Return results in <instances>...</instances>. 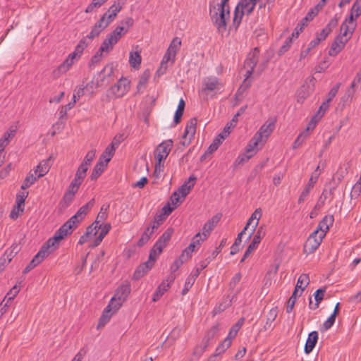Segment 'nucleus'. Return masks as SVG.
Returning a JSON list of instances; mask_svg holds the SVG:
<instances>
[{"mask_svg": "<svg viewBox=\"0 0 361 361\" xmlns=\"http://www.w3.org/2000/svg\"><path fill=\"white\" fill-rule=\"evenodd\" d=\"M324 237L320 233L314 231L310 235L304 246L305 251L307 253L314 252L319 247Z\"/></svg>", "mask_w": 361, "mask_h": 361, "instance_id": "obj_11", "label": "nucleus"}, {"mask_svg": "<svg viewBox=\"0 0 361 361\" xmlns=\"http://www.w3.org/2000/svg\"><path fill=\"white\" fill-rule=\"evenodd\" d=\"M221 219V214H216L211 219L208 220L202 228V233H201L203 238H200L202 240H204L209 235L212 231L216 226L218 222Z\"/></svg>", "mask_w": 361, "mask_h": 361, "instance_id": "obj_21", "label": "nucleus"}, {"mask_svg": "<svg viewBox=\"0 0 361 361\" xmlns=\"http://www.w3.org/2000/svg\"><path fill=\"white\" fill-rule=\"evenodd\" d=\"M82 220V218L76 213L60 228L67 234L72 233L73 231L77 228L78 224Z\"/></svg>", "mask_w": 361, "mask_h": 361, "instance_id": "obj_22", "label": "nucleus"}, {"mask_svg": "<svg viewBox=\"0 0 361 361\" xmlns=\"http://www.w3.org/2000/svg\"><path fill=\"white\" fill-rule=\"evenodd\" d=\"M196 180L197 177L195 175H191L188 180L178 188L176 192L183 198H185V197L189 194L190 190L193 188Z\"/></svg>", "mask_w": 361, "mask_h": 361, "instance_id": "obj_26", "label": "nucleus"}, {"mask_svg": "<svg viewBox=\"0 0 361 361\" xmlns=\"http://www.w3.org/2000/svg\"><path fill=\"white\" fill-rule=\"evenodd\" d=\"M326 292V288H319L316 290L314 294V300L316 302L313 304L312 301L310 300L309 303V307L312 310H316L319 307V303L323 300L324 294Z\"/></svg>", "mask_w": 361, "mask_h": 361, "instance_id": "obj_31", "label": "nucleus"}, {"mask_svg": "<svg viewBox=\"0 0 361 361\" xmlns=\"http://www.w3.org/2000/svg\"><path fill=\"white\" fill-rule=\"evenodd\" d=\"M244 15V11L240 10L239 8V6H236L235 11H234V15H233V24L235 27V28H238L240 25L243 16Z\"/></svg>", "mask_w": 361, "mask_h": 361, "instance_id": "obj_45", "label": "nucleus"}, {"mask_svg": "<svg viewBox=\"0 0 361 361\" xmlns=\"http://www.w3.org/2000/svg\"><path fill=\"white\" fill-rule=\"evenodd\" d=\"M115 152L114 142H112L104 150L99 160H102L107 165Z\"/></svg>", "mask_w": 361, "mask_h": 361, "instance_id": "obj_33", "label": "nucleus"}, {"mask_svg": "<svg viewBox=\"0 0 361 361\" xmlns=\"http://www.w3.org/2000/svg\"><path fill=\"white\" fill-rule=\"evenodd\" d=\"M164 161L157 160L154 167V176L157 178H159L161 173L164 171Z\"/></svg>", "mask_w": 361, "mask_h": 361, "instance_id": "obj_60", "label": "nucleus"}, {"mask_svg": "<svg viewBox=\"0 0 361 361\" xmlns=\"http://www.w3.org/2000/svg\"><path fill=\"white\" fill-rule=\"evenodd\" d=\"M339 87H340V83H338L330 90V91L327 95L326 101H328L329 102H331L332 101V99L334 98V97L338 93Z\"/></svg>", "mask_w": 361, "mask_h": 361, "instance_id": "obj_64", "label": "nucleus"}, {"mask_svg": "<svg viewBox=\"0 0 361 361\" xmlns=\"http://www.w3.org/2000/svg\"><path fill=\"white\" fill-rule=\"evenodd\" d=\"M185 198H183L180 194H178L176 191L173 192L170 197V201L171 204L174 206V207H177L180 203L184 201Z\"/></svg>", "mask_w": 361, "mask_h": 361, "instance_id": "obj_52", "label": "nucleus"}, {"mask_svg": "<svg viewBox=\"0 0 361 361\" xmlns=\"http://www.w3.org/2000/svg\"><path fill=\"white\" fill-rule=\"evenodd\" d=\"M51 157L44 159L36 166L34 171L38 178L44 176L49 172L51 166Z\"/></svg>", "mask_w": 361, "mask_h": 361, "instance_id": "obj_27", "label": "nucleus"}, {"mask_svg": "<svg viewBox=\"0 0 361 361\" xmlns=\"http://www.w3.org/2000/svg\"><path fill=\"white\" fill-rule=\"evenodd\" d=\"M45 257H47L44 251L39 250L27 265L32 269L39 264H40Z\"/></svg>", "mask_w": 361, "mask_h": 361, "instance_id": "obj_41", "label": "nucleus"}, {"mask_svg": "<svg viewBox=\"0 0 361 361\" xmlns=\"http://www.w3.org/2000/svg\"><path fill=\"white\" fill-rule=\"evenodd\" d=\"M130 89V81L126 78H121L107 91L109 98H118L125 95Z\"/></svg>", "mask_w": 361, "mask_h": 361, "instance_id": "obj_4", "label": "nucleus"}, {"mask_svg": "<svg viewBox=\"0 0 361 361\" xmlns=\"http://www.w3.org/2000/svg\"><path fill=\"white\" fill-rule=\"evenodd\" d=\"M20 291V288L17 285H15L7 293L6 296L5 297L4 300H7V303L12 301L15 297L18 295V293Z\"/></svg>", "mask_w": 361, "mask_h": 361, "instance_id": "obj_55", "label": "nucleus"}, {"mask_svg": "<svg viewBox=\"0 0 361 361\" xmlns=\"http://www.w3.org/2000/svg\"><path fill=\"white\" fill-rule=\"evenodd\" d=\"M208 345L209 344H207V342H203L202 345H197L194 348L193 355L197 357H200L207 348Z\"/></svg>", "mask_w": 361, "mask_h": 361, "instance_id": "obj_57", "label": "nucleus"}, {"mask_svg": "<svg viewBox=\"0 0 361 361\" xmlns=\"http://www.w3.org/2000/svg\"><path fill=\"white\" fill-rule=\"evenodd\" d=\"M114 314L111 310L105 307L99 320L97 328L104 326L109 322Z\"/></svg>", "mask_w": 361, "mask_h": 361, "instance_id": "obj_35", "label": "nucleus"}, {"mask_svg": "<svg viewBox=\"0 0 361 361\" xmlns=\"http://www.w3.org/2000/svg\"><path fill=\"white\" fill-rule=\"evenodd\" d=\"M336 317L334 315H330V317L324 322L322 331H327L329 330L335 323Z\"/></svg>", "mask_w": 361, "mask_h": 361, "instance_id": "obj_58", "label": "nucleus"}, {"mask_svg": "<svg viewBox=\"0 0 361 361\" xmlns=\"http://www.w3.org/2000/svg\"><path fill=\"white\" fill-rule=\"evenodd\" d=\"M106 166L107 165L104 164L103 161L99 160V161L96 164L92 171V173L90 175V179L92 180H97L103 173Z\"/></svg>", "mask_w": 361, "mask_h": 361, "instance_id": "obj_32", "label": "nucleus"}, {"mask_svg": "<svg viewBox=\"0 0 361 361\" xmlns=\"http://www.w3.org/2000/svg\"><path fill=\"white\" fill-rule=\"evenodd\" d=\"M244 321H245V319L243 317H242L237 322V323L235 325H233L231 327V329H230V331L228 334V336H227L228 338L232 340L233 338H234L236 336L238 331L240 330L241 326L243 325Z\"/></svg>", "mask_w": 361, "mask_h": 361, "instance_id": "obj_42", "label": "nucleus"}, {"mask_svg": "<svg viewBox=\"0 0 361 361\" xmlns=\"http://www.w3.org/2000/svg\"><path fill=\"white\" fill-rule=\"evenodd\" d=\"M158 228L159 223L157 221L151 222L149 225L145 228L140 238L137 241V245L139 247H142L144 245H145L149 240L155 230H157Z\"/></svg>", "mask_w": 361, "mask_h": 361, "instance_id": "obj_19", "label": "nucleus"}, {"mask_svg": "<svg viewBox=\"0 0 361 361\" xmlns=\"http://www.w3.org/2000/svg\"><path fill=\"white\" fill-rule=\"evenodd\" d=\"M126 33V29L118 25L107 37H109L113 43L116 44Z\"/></svg>", "mask_w": 361, "mask_h": 361, "instance_id": "obj_34", "label": "nucleus"}, {"mask_svg": "<svg viewBox=\"0 0 361 361\" xmlns=\"http://www.w3.org/2000/svg\"><path fill=\"white\" fill-rule=\"evenodd\" d=\"M110 228H111V225L109 224H104V225L98 224L97 230H98V231H99V235L101 236V238H104V236L109 231Z\"/></svg>", "mask_w": 361, "mask_h": 361, "instance_id": "obj_62", "label": "nucleus"}, {"mask_svg": "<svg viewBox=\"0 0 361 361\" xmlns=\"http://www.w3.org/2000/svg\"><path fill=\"white\" fill-rule=\"evenodd\" d=\"M318 341V333L316 331H312L309 334L306 343L305 345V353L306 354L310 353L314 348Z\"/></svg>", "mask_w": 361, "mask_h": 361, "instance_id": "obj_29", "label": "nucleus"}, {"mask_svg": "<svg viewBox=\"0 0 361 361\" xmlns=\"http://www.w3.org/2000/svg\"><path fill=\"white\" fill-rule=\"evenodd\" d=\"M99 221H95L90 226L87 228L86 232L85 235H87L90 239L96 235L98 233L97 227H98Z\"/></svg>", "mask_w": 361, "mask_h": 361, "instance_id": "obj_51", "label": "nucleus"}, {"mask_svg": "<svg viewBox=\"0 0 361 361\" xmlns=\"http://www.w3.org/2000/svg\"><path fill=\"white\" fill-rule=\"evenodd\" d=\"M319 166H318L316 170L312 174L308 183L305 185V188L302 191L299 198L298 202L301 203L305 201V198L308 196L310 192V190L313 188L314 184L317 183L319 173H317V170Z\"/></svg>", "mask_w": 361, "mask_h": 361, "instance_id": "obj_18", "label": "nucleus"}, {"mask_svg": "<svg viewBox=\"0 0 361 361\" xmlns=\"http://www.w3.org/2000/svg\"><path fill=\"white\" fill-rule=\"evenodd\" d=\"M209 11L213 24L219 32H224L227 27V21L230 19L228 4L220 2L216 6L209 4Z\"/></svg>", "mask_w": 361, "mask_h": 361, "instance_id": "obj_2", "label": "nucleus"}, {"mask_svg": "<svg viewBox=\"0 0 361 361\" xmlns=\"http://www.w3.org/2000/svg\"><path fill=\"white\" fill-rule=\"evenodd\" d=\"M83 181L75 177L70 183L68 190L63 195V201L66 204H70L74 198L75 194L78 192L80 185Z\"/></svg>", "mask_w": 361, "mask_h": 361, "instance_id": "obj_16", "label": "nucleus"}, {"mask_svg": "<svg viewBox=\"0 0 361 361\" xmlns=\"http://www.w3.org/2000/svg\"><path fill=\"white\" fill-rule=\"evenodd\" d=\"M77 61L72 55L69 54L67 59L56 69L53 71V75L54 78H59L62 74L66 73L71 67L73 65L75 61Z\"/></svg>", "mask_w": 361, "mask_h": 361, "instance_id": "obj_20", "label": "nucleus"}, {"mask_svg": "<svg viewBox=\"0 0 361 361\" xmlns=\"http://www.w3.org/2000/svg\"><path fill=\"white\" fill-rule=\"evenodd\" d=\"M114 45H115V44L113 43L111 39L107 37L102 42L99 50L101 53H103V52L109 53L111 50L113 49V47Z\"/></svg>", "mask_w": 361, "mask_h": 361, "instance_id": "obj_49", "label": "nucleus"}, {"mask_svg": "<svg viewBox=\"0 0 361 361\" xmlns=\"http://www.w3.org/2000/svg\"><path fill=\"white\" fill-rule=\"evenodd\" d=\"M262 216V209L257 208L255 210V212L252 214L251 216L249 218L245 227L247 228L252 226L251 233L248 235V239L251 238L252 234L255 231L256 228L259 224V221Z\"/></svg>", "mask_w": 361, "mask_h": 361, "instance_id": "obj_23", "label": "nucleus"}, {"mask_svg": "<svg viewBox=\"0 0 361 361\" xmlns=\"http://www.w3.org/2000/svg\"><path fill=\"white\" fill-rule=\"evenodd\" d=\"M123 0H116L112 4L108 11L101 17L98 22H97L91 30L90 33L87 37L92 40L109 26V25L114 21L118 13L120 12L123 7Z\"/></svg>", "mask_w": 361, "mask_h": 361, "instance_id": "obj_1", "label": "nucleus"}, {"mask_svg": "<svg viewBox=\"0 0 361 361\" xmlns=\"http://www.w3.org/2000/svg\"><path fill=\"white\" fill-rule=\"evenodd\" d=\"M266 231H265V226H260L258 227L257 231H255L253 237V240H256L259 243H260L262 239L264 238L265 236Z\"/></svg>", "mask_w": 361, "mask_h": 361, "instance_id": "obj_53", "label": "nucleus"}, {"mask_svg": "<svg viewBox=\"0 0 361 361\" xmlns=\"http://www.w3.org/2000/svg\"><path fill=\"white\" fill-rule=\"evenodd\" d=\"M85 41H86L85 39H81L79 42V43L78 44V45L75 47L74 51L73 53L70 54L71 55H72L77 60L79 59V58L80 57V56H81L82 53L83 52L85 48L87 45Z\"/></svg>", "mask_w": 361, "mask_h": 361, "instance_id": "obj_40", "label": "nucleus"}, {"mask_svg": "<svg viewBox=\"0 0 361 361\" xmlns=\"http://www.w3.org/2000/svg\"><path fill=\"white\" fill-rule=\"evenodd\" d=\"M276 120L274 118H270L267 120L259 128V131L255 133V140L259 139L264 142L271 135L275 128Z\"/></svg>", "mask_w": 361, "mask_h": 361, "instance_id": "obj_12", "label": "nucleus"}, {"mask_svg": "<svg viewBox=\"0 0 361 361\" xmlns=\"http://www.w3.org/2000/svg\"><path fill=\"white\" fill-rule=\"evenodd\" d=\"M259 50L258 48L256 47L248 54L247 57L245 61L244 66L245 68H247V71H246V73H245V79L243 83L246 86V87H248L250 85V83L246 82V80L252 75V73L259 61Z\"/></svg>", "mask_w": 361, "mask_h": 361, "instance_id": "obj_5", "label": "nucleus"}, {"mask_svg": "<svg viewBox=\"0 0 361 361\" xmlns=\"http://www.w3.org/2000/svg\"><path fill=\"white\" fill-rule=\"evenodd\" d=\"M142 58L138 51H131L129 55V63L133 68H139Z\"/></svg>", "mask_w": 361, "mask_h": 361, "instance_id": "obj_37", "label": "nucleus"}, {"mask_svg": "<svg viewBox=\"0 0 361 361\" xmlns=\"http://www.w3.org/2000/svg\"><path fill=\"white\" fill-rule=\"evenodd\" d=\"M123 302V301L118 300L117 298L114 295L106 307L111 310V312L115 314L120 309Z\"/></svg>", "mask_w": 361, "mask_h": 361, "instance_id": "obj_43", "label": "nucleus"}, {"mask_svg": "<svg viewBox=\"0 0 361 361\" xmlns=\"http://www.w3.org/2000/svg\"><path fill=\"white\" fill-rule=\"evenodd\" d=\"M195 282V277H188L186 279L184 288L182 290V294L185 295L190 288L192 286L193 283Z\"/></svg>", "mask_w": 361, "mask_h": 361, "instance_id": "obj_63", "label": "nucleus"}, {"mask_svg": "<svg viewBox=\"0 0 361 361\" xmlns=\"http://www.w3.org/2000/svg\"><path fill=\"white\" fill-rule=\"evenodd\" d=\"M173 146L172 140H167L159 144L155 150V158L157 160L164 161Z\"/></svg>", "mask_w": 361, "mask_h": 361, "instance_id": "obj_13", "label": "nucleus"}, {"mask_svg": "<svg viewBox=\"0 0 361 361\" xmlns=\"http://www.w3.org/2000/svg\"><path fill=\"white\" fill-rule=\"evenodd\" d=\"M346 43V42L336 37L331 44L329 54L331 56H336L344 49Z\"/></svg>", "mask_w": 361, "mask_h": 361, "instance_id": "obj_28", "label": "nucleus"}, {"mask_svg": "<svg viewBox=\"0 0 361 361\" xmlns=\"http://www.w3.org/2000/svg\"><path fill=\"white\" fill-rule=\"evenodd\" d=\"M181 45V40L178 37H175L171 42L166 54H164L161 62L163 64H167L169 61H171V63H173L176 59V55L178 49Z\"/></svg>", "mask_w": 361, "mask_h": 361, "instance_id": "obj_10", "label": "nucleus"}, {"mask_svg": "<svg viewBox=\"0 0 361 361\" xmlns=\"http://www.w3.org/2000/svg\"><path fill=\"white\" fill-rule=\"evenodd\" d=\"M278 314V310L276 307L271 308L267 314V319L265 325L264 326V330L273 329L271 327L272 322L276 319Z\"/></svg>", "mask_w": 361, "mask_h": 361, "instance_id": "obj_36", "label": "nucleus"}, {"mask_svg": "<svg viewBox=\"0 0 361 361\" xmlns=\"http://www.w3.org/2000/svg\"><path fill=\"white\" fill-rule=\"evenodd\" d=\"M309 283L310 278L308 274H302L299 276L295 287L299 288L301 290V293H302Z\"/></svg>", "mask_w": 361, "mask_h": 361, "instance_id": "obj_39", "label": "nucleus"}, {"mask_svg": "<svg viewBox=\"0 0 361 361\" xmlns=\"http://www.w3.org/2000/svg\"><path fill=\"white\" fill-rule=\"evenodd\" d=\"M219 331V324L214 325L211 327V329L208 331L207 334L205 335L204 338H203L202 342H207V344H209V342L211 339L214 338L216 335L218 334Z\"/></svg>", "mask_w": 361, "mask_h": 361, "instance_id": "obj_47", "label": "nucleus"}, {"mask_svg": "<svg viewBox=\"0 0 361 361\" xmlns=\"http://www.w3.org/2000/svg\"><path fill=\"white\" fill-rule=\"evenodd\" d=\"M157 259V257L154 256L152 258H150V255H149V259L140 264L135 271L133 274V279L135 281L139 280L141 279L145 274H146L154 266V262Z\"/></svg>", "mask_w": 361, "mask_h": 361, "instance_id": "obj_15", "label": "nucleus"}, {"mask_svg": "<svg viewBox=\"0 0 361 361\" xmlns=\"http://www.w3.org/2000/svg\"><path fill=\"white\" fill-rule=\"evenodd\" d=\"M231 340L230 338H228V337H226L224 340V341L217 346L214 353L217 356L224 353L226 350V349H228L231 346Z\"/></svg>", "mask_w": 361, "mask_h": 361, "instance_id": "obj_44", "label": "nucleus"}, {"mask_svg": "<svg viewBox=\"0 0 361 361\" xmlns=\"http://www.w3.org/2000/svg\"><path fill=\"white\" fill-rule=\"evenodd\" d=\"M173 232L174 230L173 228H168L164 231L151 249L150 258L152 259L154 256L157 258V257L162 252L164 248L167 245Z\"/></svg>", "mask_w": 361, "mask_h": 361, "instance_id": "obj_3", "label": "nucleus"}, {"mask_svg": "<svg viewBox=\"0 0 361 361\" xmlns=\"http://www.w3.org/2000/svg\"><path fill=\"white\" fill-rule=\"evenodd\" d=\"M149 77V73L145 72L143 75L140 78V80L137 83V90L140 91L141 89L145 88V85L147 82L148 78Z\"/></svg>", "mask_w": 361, "mask_h": 361, "instance_id": "obj_59", "label": "nucleus"}, {"mask_svg": "<svg viewBox=\"0 0 361 361\" xmlns=\"http://www.w3.org/2000/svg\"><path fill=\"white\" fill-rule=\"evenodd\" d=\"M175 276L170 275L166 279L164 280L155 290L152 300L157 302L169 290L171 284L174 281Z\"/></svg>", "mask_w": 361, "mask_h": 361, "instance_id": "obj_17", "label": "nucleus"}, {"mask_svg": "<svg viewBox=\"0 0 361 361\" xmlns=\"http://www.w3.org/2000/svg\"><path fill=\"white\" fill-rule=\"evenodd\" d=\"M94 199H92L87 204L81 207L76 213L78 214V216H80V217H82L83 219L84 217L90 211V209L94 206Z\"/></svg>", "mask_w": 361, "mask_h": 361, "instance_id": "obj_48", "label": "nucleus"}, {"mask_svg": "<svg viewBox=\"0 0 361 361\" xmlns=\"http://www.w3.org/2000/svg\"><path fill=\"white\" fill-rule=\"evenodd\" d=\"M308 134L307 132H302L296 138L293 143V148H297L302 144L304 140L307 137Z\"/></svg>", "mask_w": 361, "mask_h": 361, "instance_id": "obj_61", "label": "nucleus"}, {"mask_svg": "<svg viewBox=\"0 0 361 361\" xmlns=\"http://www.w3.org/2000/svg\"><path fill=\"white\" fill-rule=\"evenodd\" d=\"M130 284L128 282H125L118 287L114 296L116 297L118 300L125 302L130 293Z\"/></svg>", "mask_w": 361, "mask_h": 361, "instance_id": "obj_25", "label": "nucleus"}, {"mask_svg": "<svg viewBox=\"0 0 361 361\" xmlns=\"http://www.w3.org/2000/svg\"><path fill=\"white\" fill-rule=\"evenodd\" d=\"M197 120L195 118H190L187 123L182 140L180 144L183 147L188 146L193 139L196 133Z\"/></svg>", "mask_w": 361, "mask_h": 361, "instance_id": "obj_9", "label": "nucleus"}, {"mask_svg": "<svg viewBox=\"0 0 361 361\" xmlns=\"http://www.w3.org/2000/svg\"><path fill=\"white\" fill-rule=\"evenodd\" d=\"M334 221V219L332 215H326L319 223V225L315 231L318 233H320L322 235H323V236H325L330 226L333 225Z\"/></svg>", "mask_w": 361, "mask_h": 361, "instance_id": "obj_24", "label": "nucleus"}, {"mask_svg": "<svg viewBox=\"0 0 361 361\" xmlns=\"http://www.w3.org/2000/svg\"><path fill=\"white\" fill-rule=\"evenodd\" d=\"M361 15V5L355 1L352 6L351 13L349 18H348L349 23H353L354 16L355 18H358Z\"/></svg>", "mask_w": 361, "mask_h": 361, "instance_id": "obj_46", "label": "nucleus"}, {"mask_svg": "<svg viewBox=\"0 0 361 361\" xmlns=\"http://www.w3.org/2000/svg\"><path fill=\"white\" fill-rule=\"evenodd\" d=\"M258 0H242L238 4L240 10L250 15L255 9Z\"/></svg>", "mask_w": 361, "mask_h": 361, "instance_id": "obj_30", "label": "nucleus"}, {"mask_svg": "<svg viewBox=\"0 0 361 361\" xmlns=\"http://www.w3.org/2000/svg\"><path fill=\"white\" fill-rule=\"evenodd\" d=\"M262 142L259 139L255 140V135H254L246 147V153L247 154H254L253 152L255 150V148Z\"/></svg>", "mask_w": 361, "mask_h": 361, "instance_id": "obj_50", "label": "nucleus"}, {"mask_svg": "<svg viewBox=\"0 0 361 361\" xmlns=\"http://www.w3.org/2000/svg\"><path fill=\"white\" fill-rule=\"evenodd\" d=\"M361 194V183L360 181H357L353 186L350 196L351 199H357Z\"/></svg>", "mask_w": 361, "mask_h": 361, "instance_id": "obj_54", "label": "nucleus"}, {"mask_svg": "<svg viewBox=\"0 0 361 361\" xmlns=\"http://www.w3.org/2000/svg\"><path fill=\"white\" fill-rule=\"evenodd\" d=\"M96 154V149L90 150L87 154L85 155L83 161L78 166L75 177L78 178L81 180H84L85 178L87 175V171L89 169V166L91 165L92 161H93Z\"/></svg>", "mask_w": 361, "mask_h": 361, "instance_id": "obj_8", "label": "nucleus"}, {"mask_svg": "<svg viewBox=\"0 0 361 361\" xmlns=\"http://www.w3.org/2000/svg\"><path fill=\"white\" fill-rule=\"evenodd\" d=\"M338 18L336 16H334L333 18L330 20L326 26L323 29L327 33L330 34L333 30L338 25Z\"/></svg>", "mask_w": 361, "mask_h": 361, "instance_id": "obj_56", "label": "nucleus"}, {"mask_svg": "<svg viewBox=\"0 0 361 361\" xmlns=\"http://www.w3.org/2000/svg\"><path fill=\"white\" fill-rule=\"evenodd\" d=\"M223 88V83L215 76H209L204 79L202 92L207 94L209 93L217 94Z\"/></svg>", "mask_w": 361, "mask_h": 361, "instance_id": "obj_7", "label": "nucleus"}, {"mask_svg": "<svg viewBox=\"0 0 361 361\" xmlns=\"http://www.w3.org/2000/svg\"><path fill=\"white\" fill-rule=\"evenodd\" d=\"M37 178H39L37 175H35V172L32 173L30 171L24 180L21 185V189L25 190L26 188H28L37 181Z\"/></svg>", "mask_w": 361, "mask_h": 361, "instance_id": "obj_38", "label": "nucleus"}, {"mask_svg": "<svg viewBox=\"0 0 361 361\" xmlns=\"http://www.w3.org/2000/svg\"><path fill=\"white\" fill-rule=\"evenodd\" d=\"M68 235L61 228L57 230L54 235L49 238L44 245L41 247L40 250H44L46 253V257L49 256L52 252H54L58 245L59 242L63 239L64 237Z\"/></svg>", "mask_w": 361, "mask_h": 361, "instance_id": "obj_6", "label": "nucleus"}, {"mask_svg": "<svg viewBox=\"0 0 361 361\" xmlns=\"http://www.w3.org/2000/svg\"><path fill=\"white\" fill-rule=\"evenodd\" d=\"M348 20V19L346 18L341 24L340 27V34L337 36L338 38L346 42H348L352 37L356 26L353 23H349V20Z\"/></svg>", "mask_w": 361, "mask_h": 361, "instance_id": "obj_14", "label": "nucleus"}]
</instances>
